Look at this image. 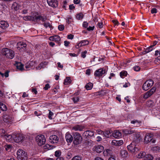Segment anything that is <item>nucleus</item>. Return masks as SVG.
Here are the masks:
<instances>
[{"mask_svg": "<svg viewBox=\"0 0 160 160\" xmlns=\"http://www.w3.org/2000/svg\"><path fill=\"white\" fill-rule=\"evenodd\" d=\"M23 19L25 21H29L38 23L40 20L42 22H45L47 19L46 16H42L41 15H37L32 16H28L23 17Z\"/></svg>", "mask_w": 160, "mask_h": 160, "instance_id": "obj_1", "label": "nucleus"}, {"mask_svg": "<svg viewBox=\"0 0 160 160\" xmlns=\"http://www.w3.org/2000/svg\"><path fill=\"white\" fill-rule=\"evenodd\" d=\"M73 143L74 145H77L81 144L82 141V138L78 132H76L73 134Z\"/></svg>", "mask_w": 160, "mask_h": 160, "instance_id": "obj_2", "label": "nucleus"}, {"mask_svg": "<svg viewBox=\"0 0 160 160\" xmlns=\"http://www.w3.org/2000/svg\"><path fill=\"white\" fill-rule=\"evenodd\" d=\"M2 54L10 59H12L14 56V51L8 48H5L2 49Z\"/></svg>", "mask_w": 160, "mask_h": 160, "instance_id": "obj_3", "label": "nucleus"}, {"mask_svg": "<svg viewBox=\"0 0 160 160\" xmlns=\"http://www.w3.org/2000/svg\"><path fill=\"white\" fill-rule=\"evenodd\" d=\"M17 155L18 160H27V154L23 150H18L17 152Z\"/></svg>", "mask_w": 160, "mask_h": 160, "instance_id": "obj_4", "label": "nucleus"}, {"mask_svg": "<svg viewBox=\"0 0 160 160\" xmlns=\"http://www.w3.org/2000/svg\"><path fill=\"white\" fill-rule=\"evenodd\" d=\"M153 135L151 133H147L144 138V142L146 143L149 142L153 144L156 141L153 139Z\"/></svg>", "mask_w": 160, "mask_h": 160, "instance_id": "obj_5", "label": "nucleus"}, {"mask_svg": "<svg viewBox=\"0 0 160 160\" xmlns=\"http://www.w3.org/2000/svg\"><path fill=\"white\" fill-rule=\"evenodd\" d=\"M153 84L154 82L152 80H148L143 84L142 88L144 90L147 91L153 85Z\"/></svg>", "mask_w": 160, "mask_h": 160, "instance_id": "obj_6", "label": "nucleus"}, {"mask_svg": "<svg viewBox=\"0 0 160 160\" xmlns=\"http://www.w3.org/2000/svg\"><path fill=\"white\" fill-rule=\"evenodd\" d=\"M36 141L38 145L41 146L45 144L46 139L43 135H40L36 137Z\"/></svg>", "mask_w": 160, "mask_h": 160, "instance_id": "obj_7", "label": "nucleus"}, {"mask_svg": "<svg viewBox=\"0 0 160 160\" xmlns=\"http://www.w3.org/2000/svg\"><path fill=\"white\" fill-rule=\"evenodd\" d=\"M127 148L128 151L134 154H136L139 150V148L132 143L127 146Z\"/></svg>", "mask_w": 160, "mask_h": 160, "instance_id": "obj_8", "label": "nucleus"}, {"mask_svg": "<svg viewBox=\"0 0 160 160\" xmlns=\"http://www.w3.org/2000/svg\"><path fill=\"white\" fill-rule=\"evenodd\" d=\"M13 142L14 141L18 143L22 142L24 141L25 140V137L22 134H13Z\"/></svg>", "mask_w": 160, "mask_h": 160, "instance_id": "obj_9", "label": "nucleus"}, {"mask_svg": "<svg viewBox=\"0 0 160 160\" xmlns=\"http://www.w3.org/2000/svg\"><path fill=\"white\" fill-rule=\"evenodd\" d=\"M156 88L154 87L152 88L149 91L144 94L143 97L144 99H147L150 97L155 92Z\"/></svg>", "mask_w": 160, "mask_h": 160, "instance_id": "obj_10", "label": "nucleus"}, {"mask_svg": "<svg viewBox=\"0 0 160 160\" xmlns=\"http://www.w3.org/2000/svg\"><path fill=\"white\" fill-rule=\"evenodd\" d=\"M106 71L103 68H101L97 70L95 72L94 75L95 76L100 77L105 73Z\"/></svg>", "mask_w": 160, "mask_h": 160, "instance_id": "obj_11", "label": "nucleus"}, {"mask_svg": "<svg viewBox=\"0 0 160 160\" xmlns=\"http://www.w3.org/2000/svg\"><path fill=\"white\" fill-rule=\"evenodd\" d=\"M94 132L91 131H87L83 134L82 136L84 138L87 139L90 138L91 137L94 135Z\"/></svg>", "mask_w": 160, "mask_h": 160, "instance_id": "obj_12", "label": "nucleus"}, {"mask_svg": "<svg viewBox=\"0 0 160 160\" xmlns=\"http://www.w3.org/2000/svg\"><path fill=\"white\" fill-rule=\"evenodd\" d=\"M59 138L55 135H52L49 138V141L52 143H56L58 142Z\"/></svg>", "mask_w": 160, "mask_h": 160, "instance_id": "obj_13", "label": "nucleus"}, {"mask_svg": "<svg viewBox=\"0 0 160 160\" xmlns=\"http://www.w3.org/2000/svg\"><path fill=\"white\" fill-rule=\"evenodd\" d=\"M3 120L7 123H10L12 121V117L8 115H4L3 117Z\"/></svg>", "mask_w": 160, "mask_h": 160, "instance_id": "obj_14", "label": "nucleus"}, {"mask_svg": "<svg viewBox=\"0 0 160 160\" xmlns=\"http://www.w3.org/2000/svg\"><path fill=\"white\" fill-rule=\"evenodd\" d=\"M48 4L52 7L56 8L58 6V2L54 0H47Z\"/></svg>", "mask_w": 160, "mask_h": 160, "instance_id": "obj_15", "label": "nucleus"}, {"mask_svg": "<svg viewBox=\"0 0 160 160\" xmlns=\"http://www.w3.org/2000/svg\"><path fill=\"white\" fill-rule=\"evenodd\" d=\"M65 139L68 143H71L73 141V136H72L71 134L67 132L66 134Z\"/></svg>", "mask_w": 160, "mask_h": 160, "instance_id": "obj_16", "label": "nucleus"}, {"mask_svg": "<svg viewBox=\"0 0 160 160\" xmlns=\"http://www.w3.org/2000/svg\"><path fill=\"white\" fill-rule=\"evenodd\" d=\"M94 150L98 153H100L102 152L104 150L103 147L101 145H98L95 146L94 148Z\"/></svg>", "mask_w": 160, "mask_h": 160, "instance_id": "obj_17", "label": "nucleus"}, {"mask_svg": "<svg viewBox=\"0 0 160 160\" xmlns=\"http://www.w3.org/2000/svg\"><path fill=\"white\" fill-rule=\"evenodd\" d=\"M49 40L50 41H54L56 42L59 43V41L61 40V38L58 35L53 36L49 37Z\"/></svg>", "mask_w": 160, "mask_h": 160, "instance_id": "obj_18", "label": "nucleus"}, {"mask_svg": "<svg viewBox=\"0 0 160 160\" xmlns=\"http://www.w3.org/2000/svg\"><path fill=\"white\" fill-rule=\"evenodd\" d=\"M13 135L8 134L7 133L3 138L8 142H13Z\"/></svg>", "mask_w": 160, "mask_h": 160, "instance_id": "obj_19", "label": "nucleus"}, {"mask_svg": "<svg viewBox=\"0 0 160 160\" xmlns=\"http://www.w3.org/2000/svg\"><path fill=\"white\" fill-rule=\"evenodd\" d=\"M17 45L18 46L17 48L19 49V50L23 48L24 50L26 49V48L27 45L26 43H24L23 42H20L18 43Z\"/></svg>", "mask_w": 160, "mask_h": 160, "instance_id": "obj_20", "label": "nucleus"}, {"mask_svg": "<svg viewBox=\"0 0 160 160\" xmlns=\"http://www.w3.org/2000/svg\"><path fill=\"white\" fill-rule=\"evenodd\" d=\"M9 24L7 22L4 21H0V27L2 29L7 28Z\"/></svg>", "mask_w": 160, "mask_h": 160, "instance_id": "obj_21", "label": "nucleus"}, {"mask_svg": "<svg viewBox=\"0 0 160 160\" xmlns=\"http://www.w3.org/2000/svg\"><path fill=\"white\" fill-rule=\"evenodd\" d=\"M122 132L125 134H131L135 132V130L133 128L123 129Z\"/></svg>", "mask_w": 160, "mask_h": 160, "instance_id": "obj_22", "label": "nucleus"}, {"mask_svg": "<svg viewBox=\"0 0 160 160\" xmlns=\"http://www.w3.org/2000/svg\"><path fill=\"white\" fill-rule=\"evenodd\" d=\"M112 143L116 146H120L123 143V141L113 140L112 142Z\"/></svg>", "mask_w": 160, "mask_h": 160, "instance_id": "obj_23", "label": "nucleus"}, {"mask_svg": "<svg viewBox=\"0 0 160 160\" xmlns=\"http://www.w3.org/2000/svg\"><path fill=\"white\" fill-rule=\"evenodd\" d=\"M121 156L123 158L127 157L128 156L127 151L125 150H121L120 151Z\"/></svg>", "mask_w": 160, "mask_h": 160, "instance_id": "obj_24", "label": "nucleus"}, {"mask_svg": "<svg viewBox=\"0 0 160 160\" xmlns=\"http://www.w3.org/2000/svg\"><path fill=\"white\" fill-rule=\"evenodd\" d=\"M15 65L17 67V69L21 71H22L23 69V65L20 62H16Z\"/></svg>", "mask_w": 160, "mask_h": 160, "instance_id": "obj_25", "label": "nucleus"}, {"mask_svg": "<svg viewBox=\"0 0 160 160\" xmlns=\"http://www.w3.org/2000/svg\"><path fill=\"white\" fill-rule=\"evenodd\" d=\"M12 8L17 11L20 8L21 6L19 4L14 2L12 4Z\"/></svg>", "mask_w": 160, "mask_h": 160, "instance_id": "obj_26", "label": "nucleus"}, {"mask_svg": "<svg viewBox=\"0 0 160 160\" xmlns=\"http://www.w3.org/2000/svg\"><path fill=\"white\" fill-rule=\"evenodd\" d=\"M112 135L114 137L117 138L120 137L121 136L122 134L118 131L115 130L112 133Z\"/></svg>", "mask_w": 160, "mask_h": 160, "instance_id": "obj_27", "label": "nucleus"}, {"mask_svg": "<svg viewBox=\"0 0 160 160\" xmlns=\"http://www.w3.org/2000/svg\"><path fill=\"white\" fill-rule=\"evenodd\" d=\"M0 109L2 111H6L7 110V108L6 106L2 102H0Z\"/></svg>", "mask_w": 160, "mask_h": 160, "instance_id": "obj_28", "label": "nucleus"}, {"mask_svg": "<svg viewBox=\"0 0 160 160\" xmlns=\"http://www.w3.org/2000/svg\"><path fill=\"white\" fill-rule=\"evenodd\" d=\"M0 134L1 137L3 138L7 133L4 129H1L0 130Z\"/></svg>", "mask_w": 160, "mask_h": 160, "instance_id": "obj_29", "label": "nucleus"}, {"mask_svg": "<svg viewBox=\"0 0 160 160\" xmlns=\"http://www.w3.org/2000/svg\"><path fill=\"white\" fill-rule=\"evenodd\" d=\"M71 82V80L69 77H67L64 80V84L65 85H68Z\"/></svg>", "mask_w": 160, "mask_h": 160, "instance_id": "obj_30", "label": "nucleus"}, {"mask_svg": "<svg viewBox=\"0 0 160 160\" xmlns=\"http://www.w3.org/2000/svg\"><path fill=\"white\" fill-rule=\"evenodd\" d=\"M141 139V137L139 134H135L134 138V140L135 141H136V142H139Z\"/></svg>", "mask_w": 160, "mask_h": 160, "instance_id": "obj_31", "label": "nucleus"}, {"mask_svg": "<svg viewBox=\"0 0 160 160\" xmlns=\"http://www.w3.org/2000/svg\"><path fill=\"white\" fill-rule=\"evenodd\" d=\"M146 155L145 152H141L138 154L137 157L138 158H144Z\"/></svg>", "mask_w": 160, "mask_h": 160, "instance_id": "obj_32", "label": "nucleus"}, {"mask_svg": "<svg viewBox=\"0 0 160 160\" xmlns=\"http://www.w3.org/2000/svg\"><path fill=\"white\" fill-rule=\"evenodd\" d=\"M93 87V84L91 82H89L85 86V88L87 90L91 89Z\"/></svg>", "mask_w": 160, "mask_h": 160, "instance_id": "obj_33", "label": "nucleus"}, {"mask_svg": "<svg viewBox=\"0 0 160 160\" xmlns=\"http://www.w3.org/2000/svg\"><path fill=\"white\" fill-rule=\"evenodd\" d=\"M43 25L45 28H47L48 27L50 28L51 30L53 28L52 25L49 22H44Z\"/></svg>", "mask_w": 160, "mask_h": 160, "instance_id": "obj_34", "label": "nucleus"}, {"mask_svg": "<svg viewBox=\"0 0 160 160\" xmlns=\"http://www.w3.org/2000/svg\"><path fill=\"white\" fill-rule=\"evenodd\" d=\"M112 133V131H106L105 132H104L103 134L105 137L107 138H109L110 136H111V135H110V134Z\"/></svg>", "mask_w": 160, "mask_h": 160, "instance_id": "obj_35", "label": "nucleus"}, {"mask_svg": "<svg viewBox=\"0 0 160 160\" xmlns=\"http://www.w3.org/2000/svg\"><path fill=\"white\" fill-rule=\"evenodd\" d=\"M153 158V157L152 155L147 154L145 156L143 160H152Z\"/></svg>", "mask_w": 160, "mask_h": 160, "instance_id": "obj_36", "label": "nucleus"}, {"mask_svg": "<svg viewBox=\"0 0 160 160\" xmlns=\"http://www.w3.org/2000/svg\"><path fill=\"white\" fill-rule=\"evenodd\" d=\"M33 65V63L32 62L27 63L25 64V67L26 68H28L32 67Z\"/></svg>", "mask_w": 160, "mask_h": 160, "instance_id": "obj_37", "label": "nucleus"}, {"mask_svg": "<svg viewBox=\"0 0 160 160\" xmlns=\"http://www.w3.org/2000/svg\"><path fill=\"white\" fill-rule=\"evenodd\" d=\"M89 43L88 41L86 40H83L80 42V44H81L80 46H83L86 45H88Z\"/></svg>", "mask_w": 160, "mask_h": 160, "instance_id": "obj_38", "label": "nucleus"}, {"mask_svg": "<svg viewBox=\"0 0 160 160\" xmlns=\"http://www.w3.org/2000/svg\"><path fill=\"white\" fill-rule=\"evenodd\" d=\"M83 17V15L82 13L78 14L76 15V18L78 20L82 19Z\"/></svg>", "mask_w": 160, "mask_h": 160, "instance_id": "obj_39", "label": "nucleus"}, {"mask_svg": "<svg viewBox=\"0 0 160 160\" xmlns=\"http://www.w3.org/2000/svg\"><path fill=\"white\" fill-rule=\"evenodd\" d=\"M131 123L132 124H135L136 123H138L137 125H136V126H139L140 125V123L141 122L140 121H139L137 120H134L131 121Z\"/></svg>", "mask_w": 160, "mask_h": 160, "instance_id": "obj_40", "label": "nucleus"}, {"mask_svg": "<svg viewBox=\"0 0 160 160\" xmlns=\"http://www.w3.org/2000/svg\"><path fill=\"white\" fill-rule=\"evenodd\" d=\"M4 147L6 150L10 151L11 150L12 146L10 145H6Z\"/></svg>", "mask_w": 160, "mask_h": 160, "instance_id": "obj_41", "label": "nucleus"}, {"mask_svg": "<svg viewBox=\"0 0 160 160\" xmlns=\"http://www.w3.org/2000/svg\"><path fill=\"white\" fill-rule=\"evenodd\" d=\"M82 157L78 155L74 156L71 160H82Z\"/></svg>", "mask_w": 160, "mask_h": 160, "instance_id": "obj_42", "label": "nucleus"}, {"mask_svg": "<svg viewBox=\"0 0 160 160\" xmlns=\"http://www.w3.org/2000/svg\"><path fill=\"white\" fill-rule=\"evenodd\" d=\"M127 72L125 71H122L120 73V75L122 78H123V76H126Z\"/></svg>", "mask_w": 160, "mask_h": 160, "instance_id": "obj_43", "label": "nucleus"}, {"mask_svg": "<svg viewBox=\"0 0 160 160\" xmlns=\"http://www.w3.org/2000/svg\"><path fill=\"white\" fill-rule=\"evenodd\" d=\"M44 65L45 64H44L43 62H41V63H40V64H39L38 66L37 67V69H38L39 68H40V69L42 68H44Z\"/></svg>", "mask_w": 160, "mask_h": 160, "instance_id": "obj_44", "label": "nucleus"}, {"mask_svg": "<svg viewBox=\"0 0 160 160\" xmlns=\"http://www.w3.org/2000/svg\"><path fill=\"white\" fill-rule=\"evenodd\" d=\"M153 49L152 47L151 46H150L149 47L147 48L145 50V52H150L152 51Z\"/></svg>", "mask_w": 160, "mask_h": 160, "instance_id": "obj_45", "label": "nucleus"}, {"mask_svg": "<svg viewBox=\"0 0 160 160\" xmlns=\"http://www.w3.org/2000/svg\"><path fill=\"white\" fill-rule=\"evenodd\" d=\"M73 129L75 130H79L80 131H81L82 130V129L81 128L80 126L78 125H77L74 127H73Z\"/></svg>", "mask_w": 160, "mask_h": 160, "instance_id": "obj_46", "label": "nucleus"}, {"mask_svg": "<svg viewBox=\"0 0 160 160\" xmlns=\"http://www.w3.org/2000/svg\"><path fill=\"white\" fill-rule=\"evenodd\" d=\"M72 99L74 103H77L78 102L79 100L78 97H74Z\"/></svg>", "mask_w": 160, "mask_h": 160, "instance_id": "obj_47", "label": "nucleus"}, {"mask_svg": "<svg viewBox=\"0 0 160 160\" xmlns=\"http://www.w3.org/2000/svg\"><path fill=\"white\" fill-rule=\"evenodd\" d=\"M53 115V113L51 111H50L48 116V118L50 119H52V116Z\"/></svg>", "mask_w": 160, "mask_h": 160, "instance_id": "obj_48", "label": "nucleus"}, {"mask_svg": "<svg viewBox=\"0 0 160 160\" xmlns=\"http://www.w3.org/2000/svg\"><path fill=\"white\" fill-rule=\"evenodd\" d=\"M61 154V152L59 151H57L55 152V155L57 157H59Z\"/></svg>", "mask_w": 160, "mask_h": 160, "instance_id": "obj_49", "label": "nucleus"}, {"mask_svg": "<svg viewBox=\"0 0 160 160\" xmlns=\"http://www.w3.org/2000/svg\"><path fill=\"white\" fill-rule=\"evenodd\" d=\"M133 69L136 71H138L140 70V67L138 66H136L133 67Z\"/></svg>", "mask_w": 160, "mask_h": 160, "instance_id": "obj_50", "label": "nucleus"}, {"mask_svg": "<svg viewBox=\"0 0 160 160\" xmlns=\"http://www.w3.org/2000/svg\"><path fill=\"white\" fill-rule=\"evenodd\" d=\"M64 27L63 25H59L58 26V28L60 31H62L64 29Z\"/></svg>", "mask_w": 160, "mask_h": 160, "instance_id": "obj_51", "label": "nucleus"}, {"mask_svg": "<svg viewBox=\"0 0 160 160\" xmlns=\"http://www.w3.org/2000/svg\"><path fill=\"white\" fill-rule=\"evenodd\" d=\"M63 5L62 6V8L65 10H66V7L67 5V2L66 1H63Z\"/></svg>", "mask_w": 160, "mask_h": 160, "instance_id": "obj_52", "label": "nucleus"}, {"mask_svg": "<svg viewBox=\"0 0 160 160\" xmlns=\"http://www.w3.org/2000/svg\"><path fill=\"white\" fill-rule=\"evenodd\" d=\"M87 51L85 50L84 52H82L81 54V57L83 58L86 57V54L87 53Z\"/></svg>", "mask_w": 160, "mask_h": 160, "instance_id": "obj_53", "label": "nucleus"}, {"mask_svg": "<svg viewBox=\"0 0 160 160\" xmlns=\"http://www.w3.org/2000/svg\"><path fill=\"white\" fill-rule=\"evenodd\" d=\"M88 25V23L86 22H84L82 24V26L85 28H87Z\"/></svg>", "mask_w": 160, "mask_h": 160, "instance_id": "obj_54", "label": "nucleus"}, {"mask_svg": "<svg viewBox=\"0 0 160 160\" xmlns=\"http://www.w3.org/2000/svg\"><path fill=\"white\" fill-rule=\"evenodd\" d=\"M112 22L116 25H118L119 24V22L117 20H113Z\"/></svg>", "mask_w": 160, "mask_h": 160, "instance_id": "obj_55", "label": "nucleus"}, {"mask_svg": "<svg viewBox=\"0 0 160 160\" xmlns=\"http://www.w3.org/2000/svg\"><path fill=\"white\" fill-rule=\"evenodd\" d=\"M157 10L155 8H153L151 10V12L152 13H156L157 12Z\"/></svg>", "mask_w": 160, "mask_h": 160, "instance_id": "obj_56", "label": "nucleus"}, {"mask_svg": "<svg viewBox=\"0 0 160 160\" xmlns=\"http://www.w3.org/2000/svg\"><path fill=\"white\" fill-rule=\"evenodd\" d=\"M94 26H93L92 27L89 26L88 28H87V30L88 31H92L94 30Z\"/></svg>", "mask_w": 160, "mask_h": 160, "instance_id": "obj_57", "label": "nucleus"}, {"mask_svg": "<svg viewBox=\"0 0 160 160\" xmlns=\"http://www.w3.org/2000/svg\"><path fill=\"white\" fill-rule=\"evenodd\" d=\"M50 88V86L48 84H47L45 85V87L43 89L45 90H48L49 88Z\"/></svg>", "mask_w": 160, "mask_h": 160, "instance_id": "obj_58", "label": "nucleus"}, {"mask_svg": "<svg viewBox=\"0 0 160 160\" xmlns=\"http://www.w3.org/2000/svg\"><path fill=\"white\" fill-rule=\"evenodd\" d=\"M98 26L100 28H102V22H99L97 24Z\"/></svg>", "mask_w": 160, "mask_h": 160, "instance_id": "obj_59", "label": "nucleus"}, {"mask_svg": "<svg viewBox=\"0 0 160 160\" xmlns=\"http://www.w3.org/2000/svg\"><path fill=\"white\" fill-rule=\"evenodd\" d=\"M9 71L7 70L5 72V73H4V75L6 78L8 77V76H9L8 73H9Z\"/></svg>", "mask_w": 160, "mask_h": 160, "instance_id": "obj_60", "label": "nucleus"}, {"mask_svg": "<svg viewBox=\"0 0 160 160\" xmlns=\"http://www.w3.org/2000/svg\"><path fill=\"white\" fill-rule=\"evenodd\" d=\"M158 55H160V50H156L155 51L154 55L155 56H157Z\"/></svg>", "mask_w": 160, "mask_h": 160, "instance_id": "obj_61", "label": "nucleus"}, {"mask_svg": "<svg viewBox=\"0 0 160 160\" xmlns=\"http://www.w3.org/2000/svg\"><path fill=\"white\" fill-rule=\"evenodd\" d=\"M91 70L90 69H87L86 71V74L88 75H90L91 73Z\"/></svg>", "mask_w": 160, "mask_h": 160, "instance_id": "obj_62", "label": "nucleus"}, {"mask_svg": "<svg viewBox=\"0 0 160 160\" xmlns=\"http://www.w3.org/2000/svg\"><path fill=\"white\" fill-rule=\"evenodd\" d=\"M73 35L72 34H70L68 36V39H72L73 38Z\"/></svg>", "mask_w": 160, "mask_h": 160, "instance_id": "obj_63", "label": "nucleus"}, {"mask_svg": "<svg viewBox=\"0 0 160 160\" xmlns=\"http://www.w3.org/2000/svg\"><path fill=\"white\" fill-rule=\"evenodd\" d=\"M108 160H116L115 157L114 156H111L110 157H109L108 159Z\"/></svg>", "mask_w": 160, "mask_h": 160, "instance_id": "obj_64", "label": "nucleus"}]
</instances>
